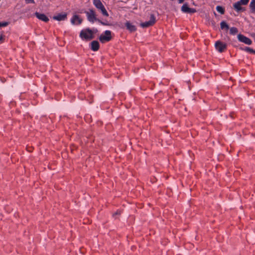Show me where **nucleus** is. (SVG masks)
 Returning a JSON list of instances; mask_svg holds the SVG:
<instances>
[{
    "label": "nucleus",
    "mask_w": 255,
    "mask_h": 255,
    "mask_svg": "<svg viewBox=\"0 0 255 255\" xmlns=\"http://www.w3.org/2000/svg\"><path fill=\"white\" fill-rule=\"evenodd\" d=\"M36 17L39 19V20H41L44 22H47L49 21V18L48 17L43 13H40L38 12H36L34 13Z\"/></svg>",
    "instance_id": "obj_11"
},
{
    "label": "nucleus",
    "mask_w": 255,
    "mask_h": 255,
    "mask_svg": "<svg viewBox=\"0 0 255 255\" xmlns=\"http://www.w3.org/2000/svg\"><path fill=\"white\" fill-rule=\"evenodd\" d=\"M121 214V211L119 210H117L115 213L113 214V216L114 217L116 215H120Z\"/></svg>",
    "instance_id": "obj_22"
},
{
    "label": "nucleus",
    "mask_w": 255,
    "mask_h": 255,
    "mask_svg": "<svg viewBox=\"0 0 255 255\" xmlns=\"http://www.w3.org/2000/svg\"><path fill=\"white\" fill-rule=\"evenodd\" d=\"M238 32V30L237 28L233 27L230 29V33L231 34L235 35Z\"/></svg>",
    "instance_id": "obj_17"
},
{
    "label": "nucleus",
    "mask_w": 255,
    "mask_h": 255,
    "mask_svg": "<svg viewBox=\"0 0 255 255\" xmlns=\"http://www.w3.org/2000/svg\"><path fill=\"white\" fill-rule=\"evenodd\" d=\"M183 12L186 13H193L196 12V10L194 8H190L187 3H184L181 8Z\"/></svg>",
    "instance_id": "obj_8"
},
{
    "label": "nucleus",
    "mask_w": 255,
    "mask_h": 255,
    "mask_svg": "<svg viewBox=\"0 0 255 255\" xmlns=\"http://www.w3.org/2000/svg\"><path fill=\"white\" fill-rule=\"evenodd\" d=\"M26 3H34V0H25Z\"/></svg>",
    "instance_id": "obj_21"
},
{
    "label": "nucleus",
    "mask_w": 255,
    "mask_h": 255,
    "mask_svg": "<svg viewBox=\"0 0 255 255\" xmlns=\"http://www.w3.org/2000/svg\"><path fill=\"white\" fill-rule=\"evenodd\" d=\"M99 43L98 41L94 40L91 42V49L94 51H96L99 49Z\"/></svg>",
    "instance_id": "obj_13"
},
{
    "label": "nucleus",
    "mask_w": 255,
    "mask_h": 255,
    "mask_svg": "<svg viewBox=\"0 0 255 255\" xmlns=\"http://www.w3.org/2000/svg\"><path fill=\"white\" fill-rule=\"evenodd\" d=\"M86 14L88 20L90 22H94L95 21L97 20L103 25H111L108 22H103L97 19L95 12L92 9H90L89 11L86 12Z\"/></svg>",
    "instance_id": "obj_2"
},
{
    "label": "nucleus",
    "mask_w": 255,
    "mask_h": 255,
    "mask_svg": "<svg viewBox=\"0 0 255 255\" xmlns=\"http://www.w3.org/2000/svg\"><path fill=\"white\" fill-rule=\"evenodd\" d=\"M97 29L96 30H94V32H97Z\"/></svg>",
    "instance_id": "obj_26"
},
{
    "label": "nucleus",
    "mask_w": 255,
    "mask_h": 255,
    "mask_svg": "<svg viewBox=\"0 0 255 255\" xmlns=\"http://www.w3.org/2000/svg\"><path fill=\"white\" fill-rule=\"evenodd\" d=\"M234 8L237 12L244 11L245 10V8L242 6L239 2H235L233 5Z\"/></svg>",
    "instance_id": "obj_12"
},
{
    "label": "nucleus",
    "mask_w": 255,
    "mask_h": 255,
    "mask_svg": "<svg viewBox=\"0 0 255 255\" xmlns=\"http://www.w3.org/2000/svg\"><path fill=\"white\" fill-rule=\"evenodd\" d=\"M238 39L240 42H242L247 45H251L252 43V41L251 39L242 34H239L238 35Z\"/></svg>",
    "instance_id": "obj_7"
},
{
    "label": "nucleus",
    "mask_w": 255,
    "mask_h": 255,
    "mask_svg": "<svg viewBox=\"0 0 255 255\" xmlns=\"http://www.w3.org/2000/svg\"><path fill=\"white\" fill-rule=\"evenodd\" d=\"M253 53H255V51L254 50V52H253Z\"/></svg>",
    "instance_id": "obj_28"
},
{
    "label": "nucleus",
    "mask_w": 255,
    "mask_h": 255,
    "mask_svg": "<svg viewBox=\"0 0 255 255\" xmlns=\"http://www.w3.org/2000/svg\"><path fill=\"white\" fill-rule=\"evenodd\" d=\"M126 26L127 27V28L130 31V32H133L135 31L136 29L135 26L133 25H132L131 23H130L129 21H127L126 23Z\"/></svg>",
    "instance_id": "obj_14"
},
{
    "label": "nucleus",
    "mask_w": 255,
    "mask_h": 255,
    "mask_svg": "<svg viewBox=\"0 0 255 255\" xmlns=\"http://www.w3.org/2000/svg\"><path fill=\"white\" fill-rule=\"evenodd\" d=\"M237 2H239V4L241 5H243V2L242 1H241V0L239 1H238Z\"/></svg>",
    "instance_id": "obj_25"
},
{
    "label": "nucleus",
    "mask_w": 255,
    "mask_h": 255,
    "mask_svg": "<svg viewBox=\"0 0 255 255\" xmlns=\"http://www.w3.org/2000/svg\"><path fill=\"white\" fill-rule=\"evenodd\" d=\"M3 36L2 35H1L0 36V41L1 42H3Z\"/></svg>",
    "instance_id": "obj_24"
},
{
    "label": "nucleus",
    "mask_w": 255,
    "mask_h": 255,
    "mask_svg": "<svg viewBox=\"0 0 255 255\" xmlns=\"http://www.w3.org/2000/svg\"><path fill=\"white\" fill-rule=\"evenodd\" d=\"M97 29L96 30H94V32H97Z\"/></svg>",
    "instance_id": "obj_27"
},
{
    "label": "nucleus",
    "mask_w": 255,
    "mask_h": 255,
    "mask_svg": "<svg viewBox=\"0 0 255 255\" xmlns=\"http://www.w3.org/2000/svg\"><path fill=\"white\" fill-rule=\"evenodd\" d=\"M93 4L98 9L100 10L104 16L107 17L109 16L107 10L100 0H93Z\"/></svg>",
    "instance_id": "obj_3"
},
{
    "label": "nucleus",
    "mask_w": 255,
    "mask_h": 255,
    "mask_svg": "<svg viewBox=\"0 0 255 255\" xmlns=\"http://www.w3.org/2000/svg\"><path fill=\"white\" fill-rule=\"evenodd\" d=\"M250 7L251 9L252 12L255 14V0H251L250 4Z\"/></svg>",
    "instance_id": "obj_15"
},
{
    "label": "nucleus",
    "mask_w": 255,
    "mask_h": 255,
    "mask_svg": "<svg viewBox=\"0 0 255 255\" xmlns=\"http://www.w3.org/2000/svg\"><path fill=\"white\" fill-rule=\"evenodd\" d=\"M156 22V18L153 14H151L150 20L148 21L142 22L140 24L141 27L146 28L152 26Z\"/></svg>",
    "instance_id": "obj_5"
},
{
    "label": "nucleus",
    "mask_w": 255,
    "mask_h": 255,
    "mask_svg": "<svg viewBox=\"0 0 255 255\" xmlns=\"http://www.w3.org/2000/svg\"><path fill=\"white\" fill-rule=\"evenodd\" d=\"M67 14L65 12L58 14L53 16V19L57 21H63L67 18Z\"/></svg>",
    "instance_id": "obj_9"
},
{
    "label": "nucleus",
    "mask_w": 255,
    "mask_h": 255,
    "mask_svg": "<svg viewBox=\"0 0 255 255\" xmlns=\"http://www.w3.org/2000/svg\"><path fill=\"white\" fill-rule=\"evenodd\" d=\"M240 49L243 50H245L246 51L250 52H252V53H253V52H254V50L253 49L250 48V47H246L245 48H241Z\"/></svg>",
    "instance_id": "obj_19"
},
{
    "label": "nucleus",
    "mask_w": 255,
    "mask_h": 255,
    "mask_svg": "<svg viewBox=\"0 0 255 255\" xmlns=\"http://www.w3.org/2000/svg\"><path fill=\"white\" fill-rule=\"evenodd\" d=\"M221 29H226L228 30L229 28V25L225 21H222L220 23Z\"/></svg>",
    "instance_id": "obj_16"
},
{
    "label": "nucleus",
    "mask_w": 255,
    "mask_h": 255,
    "mask_svg": "<svg viewBox=\"0 0 255 255\" xmlns=\"http://www.w3.org/2000/svg\"><path fill=\"white\" fill-rule=\"evenodd\" d=\"M216 9L219 12H220L222 14H224L225 12V10H224V8L223 7H222L221 6H219V5L217 6L216 7Z\"/></svg>",
    "instance_id": "obj_18"
},
{
    "label": "nucleus",
    "mask_w": 255,
    "mask_h": 255,
    "mask_svg": "<svg viewBox=\"0 0 255 255\" xmlns=\"http://www.w3.org/2000/svg\"><path fill=\"white\" fill-rule=\"evenodd\" d=\"M215 46L219 52H222L226 49L227 44L220 41H217L215 44Z\"/></svg>",
    "instance_id": "obj_6"
},
{
    "label": "nucleus",
    "mask_w": 255,
    "mask_h": 255,
    "mask_svg": "<svg viewBox=\"0 0 255 255\" xmlns=\"http://www.w3.org/2000/svg\"><path fill=\"white\" fill-rule=\"evenodd\" d=\"M241 0L243 2V5H247L249 1V0Z\"/></svg>",
    "instance_id": "obj_23"
},
{
    "label": "nucleus",
    "mask_w": 255,
    "mask_h": 255,
    "mask_svg": "<svg viewBox=\"0 0 255 255\" xmlns=\"http://www.w3.org/2000/svg\"><path fill=\"white\" fill-rule=\"evenodd\" d=\"M80 37L84 40H90L94 38V31L89 28L82 30L80 33Z\"/></svg>",
    "instance_id": "obj_1"
},
{
    "label": "nucleus",
    "mask_w": 255,
    "mask_h": 255,
    "mask_svg": "<svg viewBox=\"0 0 255 255\" xmlns=\"http://www.w3.org/2000/svg\"><path fill=\"white\" fill-rule=\"evenodd\" d=\"M112 38V32L110 30H106L104 34H101L99 37V40L102 43L110 41Z\"/></svg>",
    "instance_id": "obj_4"
},
{
    "label": "nucleus",
    "mask_w": 255,
    "mask_h": 255,
    "mask_svg": "<svg viewBox=\"0 0 255 255\" xmlns=\"http://www.w3.org/2000/svg\"><path fill=\"white\" fill-rule=\"evenodd\" d=\"M8 24V22H0V27H1V26H6Z\"/></svg>",
    "instance_id": "obj_20"
},
{
    "label": "nucleus",
    "mask_w": 255,
    "mask_h": 255,
    "mask_svg": "<svg viewBox=\"0 0 255 255\" xmlns=\"http://www.w3.org/2000/svg\"><path fill=\"white\" fill-rule=\"evenodd\" d=\"M71 22L74 25H79L82 23V19L78 15L75 14L71 18Z\"/></svg>",
    "instance_id": "obj_10"
}]
</instances>
